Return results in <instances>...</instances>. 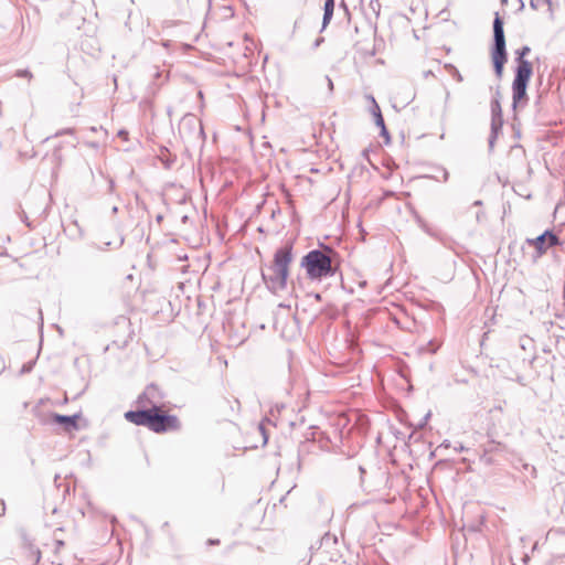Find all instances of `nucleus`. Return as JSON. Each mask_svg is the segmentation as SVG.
Here are the masks:
<instances>
[{
  "label": "nucleus",
  "mask_w": 565,
  "mask_h": 565,
  "mask_svg": "<svg viewBox=\"0 0 565 565\" xmlns=\"http://www.w3.org/2000/svg\"><path fill=\"white\" fill-rule=\"evenodd\" d=\"M291 260L292 255L289 249H278L275 253L271 264L263 271V277L270 284L273 289L285 288Z\"/></svg>",
  "instance_id": "3"
},
{
  "label": "nucleus",
  "mask_w": 565,
  "mask_h": 565,
  "mask_svg": "<svg viewBox=\"0 0 565 565\" xmlns=\"http://www.w3.org/2000/svg\"><path fill=\"white\" fill-rule=\"evenodd\" d=\"M146 394H147V393H145L143 395L139 396V398H138V403H139L140 405H145V404H143V399L146 398Z\"/></svg>",
  "instance_id": "12"
},
{
  "label": "nucleus",
  "mask_w": 565,
  "mask_h": 565,
  "mask_svg": "<svg viewBox=\"0 0 565 565\" xmlns=\"http://www.w3.org/2000/svg\"><path fill=\"white\" fill-rule=\"evenodd\" d=\"M259 429H260V430H262V433L264 434V431H265L264 423H260V425H259Z\"/></svg>",
  "instance_id": "13"
},
{
  "label": "nucleus",
  "mask_w": 565,
  "mask_h": 565,
  "mask_svg": "<svg viewBox=\"0 0 565 565\" xmlns=\"http://www.w3.org/2000/svg\"><path fill=\"white\" fill-rule=\"evenodd\" d=\"M53 419H54L55 423L64 425L65 429L67 431H71V430L77 428V419H78L77 415L64 416V415H57L56 414V415L53 416Z\"/></svg>",
  "instance_id": "8"
},
{
  "label": "nucleus",
  "mask_w": 565,
  "mask_h": 565,
  "mask_svg": "<svg viewBox=\"0 0 565 565\" xmlns=\"http://www.w3.org/2000/svg\"><path fill=\"white\" fill-rule=\"evenodd\" d=\"M533 244L536 245V247H554L556 245L562 244L558 236L554 234L553 232L546 231L543 234L539 235Z\"/></svg>",
  "instance_id": "7"
},
{
  "label": "nucleus",
  "mask_w": 565,
  "mask_h": 565,
  "mask_svg": "<svg viewBox=\"0 0 565 565\" xmlns=\"http://www.w3.org/2000/svg\"><path fill=\"white\" fill-rule=\"evenodd\" d=\"M119 136H120L124 140H127L128 132H127V131H119Z\"/></svg>",
  "instance_id": "11"
},
{
  "label": "nucleus",
  "mask_w": 565,
  "mask_h": 565,
  "mask_svg": "<svg viewBox=\"0 0 565 565\" xmlns=\"http://www.w3.org/2000/svg\"><path fill=\"white\" fill-rule=\"evenodd\" d=\"M46 141H52L54 154L61 159L63 150H73L76 148L77 140L74 136L73 129L64 130L56 134L54 137H50Z\"/></svg>",
  "instance_id": "6"
},
{
  "label": "nucleus",
  "mask_w": 565,
  "mask_h": 565,
  "mask_svg": "<svg viewBox=\"0 0 565 565\" xmlns=\"http://www.w3.org/2000/svg\"><path fill=\"white\" fill-rule=\"evenodd\" d=\"M372 102L374 104V117H375V124L381 129V135L386 138V140H390L388 131L386 129L384 118L382 116L380 106L376 104L375 99L372 97Z\"/></svg>",
  "instance_id": "9"
},
{
  "label": "nucleus",
  "mask_w": 565,
  "mask_h": 565,
  "mask_svg": "<svg viewBox=\"0 0 565 565\" xmlns=\"http://www.w3.org/2000/svg\"><path fill=\"white\" fill-rule=\"evenodd\" d=\"M493 32H494V49L492 51V62L494 65V70L497 75L500 77L503 72V66L507 62V53H505V39L503 32V22L499 15L495 17L493 21Z\"/></svg>",
  "instance_id": "5"
},
{
  "label": "nucleus",
  "mask_w": 565,
  "mask_h": 565,
  "mask_svg": "<svg viewBox=\"0 0 565 565\" xmlns=\"http://www.w3.org/2000/svg\"><path fill=\"white\" fill-rule=\"evenodd\" d=\"M301 265L305 267L308 277L316 280L334 275L340 263L324 250L312 249L302 258Z\"/></svg>",
  "instance_id": "2"
},
{
  "label": "nucleus",
  "mask_w": 565,
  "mask_h": 565,
  "mask_svg": "<svg viewBox=\"0 0 565 565\" xmlns=\"http://www.w3.org/2000/svg\"><path fill=\"white\" fill-rule=\"evenodd\" d=\"M531 49L529 46H523L520 49L518 54V67L516 74L512 84L513 90V103L514 106L526 100V88L530 82V78L533 73L532 64L529 62L525 56L529 54Z\"/></svg>",
  "instance_id": "4"
},
{
  "label": "nucleus",
  "mask_w": 565,
  "mask_h": 565,
  "mask_svg": "<svg viewBox=\"0 0 565 565\" xmlns=\"http://www.w3.org/2000/svg\"><path fill=\"white\" fill-rule=\"evenodd\" d=\"M125 418L137 426H146L157 434L178 430L181 427L178 416L168 413L162 406H153L145 411H129L125 413Z\"/></svg>",
  "instance_id": "1"
},
{
  "label": "nucleus",
  "mask_w": 565,
  "mask_h": 565,
  "mask_svg": "<svg viewBox=\"0 0 565 565\" xmlns=\"http://www.w3.org/2000/svg\"><path fill=\"white\" fill-rule=\"evenodd\" d=\"M323 11L322 29L327 28L333 17L334 0H326Z\"/></svg>",
  "instance_id": "10"
}]
</instances>
